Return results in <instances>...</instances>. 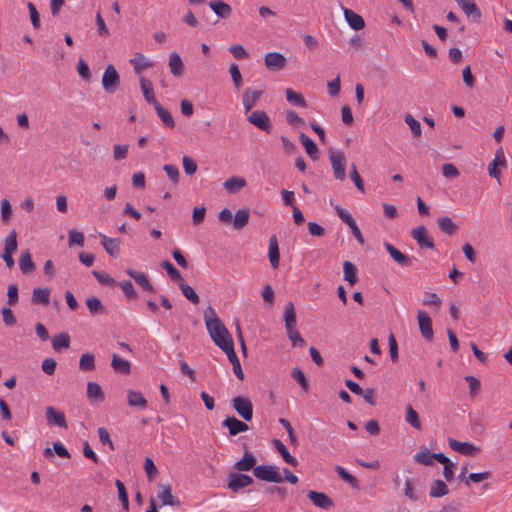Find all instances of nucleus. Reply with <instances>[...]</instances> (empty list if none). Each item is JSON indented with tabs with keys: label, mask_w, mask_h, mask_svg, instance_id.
Masks as SVG:
<instances>
[{
	"label": "nucleus",
	"mask_w": 512,
	"mask_h": 512,
	"mask_svg": "<svg viewBox=\"0 0 512 512\" xmlns=\"http://www.w3.org/2000/svg\"><path fill=\"white\" fill-rule=\"evenodd\" d=\"M204 321L209 336L220 349H224L225 346L233 342L232 336L217 316L213 307L208 306L204 310Z\"/></svg>",
	"instance_id": "1"
},
{
	"label": "nucleus",
	"mask_w": 512,
	"mask_h": 512,
	"mask_svg": "<svg viewBox=\"0 0 512 512\" xmlns=\"http://www.w3.org/2000/svg\"><path fill=\"white\" fill-rule=\"evenodd\" d=\"M285 328L287 336L293 347H303L306 342L296 330V313L292 302H288L284 311Z\"/></svg>",
	"instance_id": "2"
},
{
	"label": "nucleus",
	"mask_w": 512,
	"mask_h": 512,
	"mask_svg": "<svg viewBox=\"0 0 512 512\" xmlns=\"http://www.w3.org/2000/svg\"><path fill=\"white\" fill-rule=\"evenodd\" d=\"M253 474L256 478L266 482L282 483L284 481L279 468L274 465H259L254 467Z\"/></svg>",
	"instance_id": "3"
},
{
	"label": "nucleus",
	"mask_w": 512,
	"mask_h": 512,
	"mask_svg": "<svg viewBox=\"0 0 512 512\" xmlns=\"http://www.w3.org/2000/svg\"><path fill=\"white\" fill-rule=\"evenodd\" d=\"M17 247V233L15 230H12L4 239V250L1 254V258L9 269L15 265L13 253L17 250Z\"/></svg>",
	"instance_id": "4"
},
{
	"label": "nucleus",
	"mask_w": 512,
	"mask_h": 512,
	"mask_svg": "<svg viewBox=\"0 0 512 512\" xmlns=\"http://www.w3.org/2000/svg\"><path fill=\"white\" fill-rule=\"evenodd\" d=\"M232 406L236 413L244 420L251 421L253 418V404L244 396H237L232 399Z\"/></svg>",
	"instance_id": "5"
},
{
	"label": "nucleus",
	"mask_w": 512,
	"mask_h": 512,
	"mask_svg": "<svg viewBox=\"0 0 512 512\" xmlns=\"http://www.w3.org/2000/svg\"><path fill=\"white\" fill-rule=\"evenodd\" d=\"M120 85V76L116 70V68L109 64L102 76V86L103 89L109 93H114Z\"/></svg>",
	"instance_id": "6"
},
{
	"label": "nucleus",
	"mask_w": 512,
	"mask_h": 512,
	"mask_svg": "<svg viewBox=\"0 0 512 512\" xmlns=\"http://www.w3.org/2000/svg\"><path fill=\"white\" fill-rule=\"evenodd\" d=\"M329 159L333 168L334 177L337 180H344L346 177L344 153L340 150H331Z\"/></svg>",
	"instance_id": "7"
},
{
	"label": "nucleus",
	"mask_w": 512,
	"mask_h": 512,
	"mask_svg": "<svg viewBox=\"0 0 512 512\" xmlns=\"http://www.w3.org/2000/svg\"><path fill=\"white\" fill-rule=\"evenodd\" d=\"M247 121L257 127L258 129L269 133L272 129V123L270 121L269 116L265 111L255 110L252 111L248 117Z\"/></svg>",
	"instance_id": "8"
},
{
	"label": "nucleus",
	"mask_w": 512,
	"mask_h": 512,
	"mask_svg": "<svg viewBox=\"0 0 512 512\" xmlns=\"http://www.w3.org/2000/svg\"><path fill=\"white\" fill-rule=\"evenodd\" d=\"M228 488L237 493L242 488L248 487L253 483V479L251 476L242 474V473H231L227 479Z\"/></svg>",
	"instance_id": "9"
},
{
	"label": "nucleus",
	"mask_w": 512,
	"mask_h": 512,
	"mask_svg": "<svg viewBox=\"0 0 512 512\" xmlns=\"http://www.w3.org/2000/svg\"><path fill=\"white\" fill-rule=\"evenodd\" d=\"M468 19L479 22L482 18V12L474 0H455Z\"/></svg>",
	"instance_id": "10"
},
{
	"label": "nucleus",
	"mask_w": 512,
	"mask_h": 512,
	"mask_svg": "<svg viewBox=\"0 0 512 512\" xmlns=\"http://www.w3.org/2000/svg\"><path fill=\"white\" fill-rule=\"evenodd\" d=\"M264 63L268 70L280 71L285 68L287 59L282 53L270 52L265 55Z\"/></svg>",
	"instance_id": "11"
},
{
	"label": "nucleus",
	"mask_w": 512,
	"mask_h": 512,
	"mask_svg": "<svg viewBox=\"0 0 512 512\" xmlns=\"http://www.w3.org/2000/svg\"><path fill=\"white\" fill-rule=\"evenodd\" d=\"M506 167H507V162L505 159L504 151H503L502 147H500L496 151L493 161L488 166L489 176H491L492 178H495L496 180L499 181L501 172L499 171L498 168H506Z\"/></svg>",
	"instance_id": "12"
},
{
	"label": "nucleus",
	"mask_w": 512,
	"mask_h": 512,
	"mask_svg": "<svg viewBox=\"0 0 512 512\" xmlns=\"http://www.w3.org/2000/svg\"><path fill=\"white\" fill-rule=\"evenodd\" d=\"M307 497L316 507L322 510H330L334 507L333 500L323 492L311 490L307 493Z\"/></svg>",
	"instance_id": "13"
},
{
	"label": "nucleus",
	"mask_w": 512,
	"mask_h": 512,
	"mask_svg": "<svg viewBox=\"0 0 512 512\" xmlns=\"http://www.w3.org/2000/svg\"><path fill=\"white\" fill-rule=\"evenodd\" d=\"M45 417L48 425H55L63 429H67V421L63 412L58 411L52 406L45 409Z\"/></svg>",
	"instance_id": "14"
},
{
	"label": "nucleus",
	"mask_w": 512,
	"mask_h": 512,
	"mask_svg": "<svg viewBox=\"0 0 512 512\" xmlns=\"http://www.w3.org/2000/svg\"><path fill=\"white\" fill-rule=\"evenodd\" d=\"M417 320H418L421 335L427 341H431L434 336L431 318L429 317V315L426 312L418 311Z\"/></svg>",
	"instance_id": "15"
},
{
	"label": "nucleus",
	"mask_w": 512,
	"mask_h": 512,
	"mask_svg": "<svg viewBox=\"0 0 512 512\" xmlns=\"http://www.w3.org/2000/svg\"><path fill=\"white\" fill-rule=\"evenodd\" d=\"M221 350L227 355L229 361L231 362L232 367H233V372L236 375V377L242 381L244 379V373H243L240 361L238 359V356L235 352L233 342L228 344L227 346L224 347V349H221Z\"/></svg>",
	"instance_id": "16"
},
{
	"label": "nucleus",
	"mask_w": 512,
	"mask_h": 512,
	"mask_svg": "<svg viewBox=\"0 0 512 512\" xmlns=\"http://www.w3.org/2000/svg\"><path fill=\"white\" fill-rule=\"evenodd\" d=\"M412 237L421 248L434 249L435 247L433 239L428 236V231L423 225L412 230Z\"/></svg>",
	"instance_id": "17"
},
{
	"label": "nucleus",
	"mask_w": 512,
	"mask_h": 512,
	"mask_svg": "<svg viewBox=\"0 0 512 512\" xmlns=\"http://www.w3.org/2000/svg\"><path fill=\"white\" fill-rule=\"evenodd\" d=\"M263 94L262 90L247 88L242 96V103L245 113H248L257 104Z\"/></svg>",
	"instance_id": "18"
},
{
	"label": "nucleus",
	"mask_w": 512,
	"mask_h": 512,
	"mask_svg": "<svg viewBox=\"0 0 512 512\" xmlns=\"http://www.w3.org/2000/svg\"><path fill=\"white\" fill-rule=\"evenodd\" d=\"M449 446L454 451L466 456H474L480 451L478 447L469 442H460L455 439H449Z\"/></svg>",
	"instance_id": "19"
},
{
	"label": "nucleus",
	"mask_w": 512,
	"mask_h": 512,
	"mask_svg": "<svg viewBox=\"0 0 512 512\" xmlns=\"http://www.w3.org/2000/svg\"><path fill=\"white\" fill-rule=\"evenodd\" d=\"M99 236L101 238V244L106 253L114 258L118 257L120 253V239L110 238L102 233H100Z\"/></svg>",
	"instance_id": "20"
},
{
	"label": "nucleus",
	"mask_w": 512,
	"mask_h": 512,
	"mask_svg": "<svg viewBox=\"0 0 512 512\" xmlns=\"http://www.w3.org/2000/svg\"><path fill=\"white\" fill-rule=\"evenodd\" d=\"M245 452L242 459L238 460L234 464V469L237 471H250L254 469L256 464V457L248 450V447L244 445Z\"/></svg>",
	"instance_id": "21"
},
{
	"label": "nucleus",
	"mask_w": 512,
	"mask_h": 512,
	"mask_svg": "<svg viewBox=\"0 0 512 512\" xmlns=\"http://www.w3.org/2000/svg\"><path fill=\"white\" fill-rule=\"evenodd\" d=\"M222 425L223 427H226L229 430V434L231 436H236L239 433L246 432L249 429L248 425L245 422L235 417H227L222 422Z\"/></svg>",
	"instance_id": "22"
},
{
	"label": "nucleus",
	"mask_w": 512,
	"mask_h": 512,
	"mask_svg": "<svg viewBox=\"0 0 512 512\" xmlns=\"http://www.w3.org/2000/svg\"><path fill=\"white\" fill-rule=\"evenodd\" d=\"M126 274L129 275L134 281L142 287L145 291L154 292V287L151 284L148 276L144 272L136 271L131 268L125 270Z\"/></svg>",
	"instance_id": "23"
},
{
	"label": "nucleus",
	"mask_w": 512,
	"mask_h": 512,
	"mask_svg": "<svg viewBox=\"0 0 512 512\" xmlns=\"http://www.w3.org/2000/svg\"><path fill=\"white\" fill-rule=\"evenodd\" d=\"M384 247L386 251L389 253L391 258L398 263L402 267H409L412 265L413 261L410 257L400 252L397 248H395L390 243H385Z\"/></svg>",
	"instance_id": "24"
},
{
	"label": "nucleus",
	"mask_w": 512,
	"mask_h": 512,
	"mask_svg": "<svg viewBox=\"0 0 512 512\" xmlns=\"http://www.w3.org/2000/svg\"><path fill=\"white\" fill-rule=\"evenodd\" d=\"M159 487L161 490L157 497L163 505L178 506L180 504L179 500L173 496L170 485H160Z\"/></svg>",
	"instance_id": "25"
},
{
	"label": "nucleus",
	"mask_w": 512,
	"mask_h": 512,
	"mask_svg": "<svg viewBox=\"0 0 512 512\" xmlns=\"http://www.w3.org/2000/svg\"><path fill=\"white\" fill-rule=\"evenodd\" d=\"M140 87L147 103L152 104L153 106L159 103L155 97L153 86L150 80L146 79L145 77H140Z\"/></svg>",
	"instance_id": "26"
},
{
	"label": "nucleus",
	"mask_w": 512,
	"mask_h": 512,
	"mask_svg": "<svg viewBox=\"0 0 512 512\" xmlns=\"http://www.w3.org/2000/svg\"><path fill=\"white\" fill-rule=\"evenodd\" d=\"M269 261L274 269L279 267L280 252L276 235H272L269 239Z\"/></svg>",
	"instance_id": "27"
},
{
	"label": "nucleus",
	"mask_w": 512,
	"mask_h": 512,
	"mask_svg": "<svg viewBox=\"0 0 512 512\" xmlns=\"http://www.w3.org/2000/svg\"><path fill=\"white\" fill-rule=\"evenodd\" d=\"M344 17L349 26L354 30H362L365 27L363 17L350 9L344 10Z\"/></svg>",
	"instance_id": "28"
},
{
	"label": "nucleus",
	"mask_w": 512,
	"mask_h": 512,
	"mask_svg": "<svg viewBox=\"0 0 512 512\" xmlns=\"http://www.w3.org/2000/svg\"><path fill=\"white\" fill-rule=\"evenodd\" d=\"M209 6L220 18L226 19L231 15V6L222 0H213L209 3Z\"/></svg>",
	"instance_id": "29"
},
{
	"label": "nucleus",
	"mask_w": 512,
	"mask_h": 512,
	"mask_svg": "<svg viewBox=\"0 0 512 512\" xmlns=\"http://www.w3.org/2000/svg\"><path fill=\"white\" fill-rule=\"evenodd\" d=\"M169 68L170 72L175 77H181L184 71V64L177 52H172L169 56Z\"/></svg>",
	"instance_id": "30"
},
{
	"label": "nucleus",
	"mask_w": 512,
	"mask_h": 512,
	"mask_svg": "<svg viewBox=\"0 0 512 512\" xmlns=\"http://www.w3.org/2000/svg\"><path fill=\"white\" fill-rule=\"evenodd\" d=\"M111 367L118 374L128 375L131 372V363L120 358L117 354L112 356Z\"/></svg>",
	"instance_id": "31"
},
{
	"label": "nucleus",
	"mask_w": 512,
	"mask_h": 512,
	"mask_svg": "<svg viewBox=\"0 0 512 512\" xmlns=\"http://www.w3.org/2000/svg\"><path fill=\"white\" fill-rule=\"evenodd\" d=\"M127 401L130 407L145 409L148 405V402L143 394L134 390H129L127 392Z\"/></svg>",
	"instance_id": "32"
},
{
	"label": "nucleus",
	"mask_w": 512,
	"mask_h": 512,
	"mask_svg": "<svg viewBox=\"0 0 512 512\" xmlns=\"http://www.w3.org/2000/svg\"><path fill=\"white\" fill-rule=\"evenodd\" d=\"M250 211L247 208L239 209L233 217V228L235 230H242L249 222Z\"/></svg>",
	"instance_id": "33"
},
{
	"label": "nucleus",
	"mask_w": 512,
	"mask_h": 512,
	"mask_svg": "<svg viewBox=\"0 0 512 512\" xmlns=\"http://www.w3.org/2000/svg\"><path fill=\"white\" fill-rule=\"evenodd\" d=\"M299 139L311 159L317 160L319 158V149L315 142L304 133L300 134Z\"/></svg>",
	"instance_id": "34"
},
{
	"label": "nucleus",
	"mask_w": 512,
	"mask_h": 512,
	"mask_svg": "<svg viewBox=\"0 0 512 512\" xmlns=\"http://www.w3.org/2000/svg\"><path fill=\"white\" fill-rule=\"evenodd\" d=\"M87 397L95 403H101L105 399L101 386L96 382H88Z\"/></svg>",
	"instance_id": "35"
},
{
	"label": "nucleus",
	"mask_w": 512,
	"mask_h": 512,
	"mask_svg": "<svg viewBox=\"0 0 512 512\" xmlns=\"http://www.w3.org/2000/svg\"><path fill=\"white\" fill-rule=\"evenodd\" d=\"M273 444H274V447L277 449V451L282 456L283 460L287 464H289L293 467L298 466V464H299L298 460L289 453L286 446L279 439H274Z\"/></svg>",
	"instance_id": "36"
},
{
	"label": "nucleus",
	"mask_w": 512,
	"mask_h": 512,
	"mask_svg": "<svg viewBox=\"0 0 512 512\" xmlns=\"http://www.w3.org/2000/svg\"><path fill=\"white\" fill-rule=\"evenodd\" d=\"M449 493L448 486L440 479H436L431 483L429 495L432 498H440Z\"/></svg>",
	"instance_id": "37"
},
{
	"label": "nucleus",
	"mask_w": 512,
	"mask_h": 512,
	"mask_svg": "<svg viewBox=\"0 0 512 512\" xmlns=\"http://www.w3.org/2000/svg\"><path fill=\"white\" fill-rule=\"evenodd\" d=\"M50 289L49 288H35L32 294V303L33 304H41L44 306L49 305L50 303Z\"/></svg>",
	"instance_id": "38"
},
{
	"label": "nucleus",
	"mask_w": 512,
	"mask_h": 512,
	"mask_svg": "<svg viewBox=\"0 0 512 512\" xmlns=\"http://www.w3.org/2000/svg\"><path fill=\"white\" fill-rule=\"evenodd\" d=\"M19 268L23 274H29L35 270V264L28 250L22 253L19 259Z\"/></svg>",
	"instance_id": "39"
},
{
	"label": "nucleus",
	"mask_w": 512,
	"mask_h": 512,
	"mask_svg": "<svg viewBox=\"0 0 512 512\" xmlns=\"http://www.w3.org/2000/svg\"><path fill=\"white\" fill-rule=\"evenodd\" d=\"M134 70L137 74H140L144 69L152 67L153 63L150 62L143 54L136 53L135 57L130 60Z\"/></svg>",
	"instance_id": "40"
},
{
	"label": "nucleus",
	"mask_w": 512,
	"mask_h": 512,
	"mask_svg": "<svg viewBox=\"0 0 512 512\" xmlns=\"http://www.w3.org/2000/svg\"><path fill=\"white\" fill-rule=\"evenodd\" d=\"M246 185V181L241 177H231L223 183L224 189L229 193H237Z\"/></svg>",
	"instance_id": "41"
},
{
	"label": "nucleus",
	"mask_w": 512,
	"mask_h": 512,
	"mask_svg": "<svg viewBox=\"0 0 512 512\" xmlns=\"http://www.w3.org/2000/svg\"><path fill=\"white\" fill-rule=\"evenodd\" d=\"M335 472L343 481L348 483L353 489H359L358 479L349 472H347L345 468H343L340 465H337L335 467Z\"/></svg>",
	"instance_id": "42"
},
{
	"label": "nucleus",
	"mask_w": 512,
	"mask_h": 512,
	"mask_svg": "<svg viewBox=\"0 0 512 512\" xmlns=\"http://www.w3.org/2000/svg\"><path fill=\"white\" fill-rule=\"evenodd\" d=\"M343 273L344 280L347 281L350 285L356 284L357 278V270L353 263L350 261H345L343 263Z\"/></svg>",
	"instance_id": "43"
},
{
	"label": "nucleus",
	"mask_w": 512,
	"mask_h": 512,
	"mask_svg": "<svg viewBox=\"0 0 512 512\" xmlns=\"http://www.w3.org/2000/svg\"><path fill=\"white\" fill-rule=\"evenodd\" d=\"M438 226L443 233L448 235H454L458 230L457 225L448 216L440 218L438 220Z\"/></svg>",
	"instance_id": "44"
},
{
	"label": "nucleus",
	"mask_w": 512,
	"mask_h": 512,
	"mask_svg": "<svg viewBox=\"0 0 512 512\" xmlns=\"http://www.w3.org/2000/svg\"><path fill=\"white\" fill-rule=\"evenodd\" d=\"M405 420L416 430L422 429V424H421L419 415H418L417 411L411 405H408L406 407Z\"/></svg>",
	"instance_id": "45"
},
{
	"label": "nucleus",
	"mask_w": 512,
	"mask_h": 512,
	"mask_svg": "<svg viewBox=\"0 0 512 512\" xmlns=\"http://www.w3.org/2000/svg\"><path fill=\"white\" fill-rule=\"evenodd\" d=\"M70 346V337L67 333H60L53 337L52 347L55 351H61L62 349H68Z\"/></svg>",
	"instance_id": "46"
},
{
	"label": "nucleus",
	"mask_w": 512,
	"mask_h": 512,
	"mask_svg": "<svg viewBox=\"0 0 512 512\" xmlns=\"http://www.w3.org/2000/svg\"><path fill=\"white\" fill-rule=\"evenodd\" d=\"M159 118L161 119V121L164 123L165 126H167L168 128H174L175 127V121L171 115V113L165 109L164 107H162L159 103L157 105L154 106Z\"/></svg>",
	"instance_id": "47"
},
{
	"label": "nucleus",
	"mask_w": 512,
	"mask_h": 512,
	"mask_svg": "<svg viewBox=\"0 0 512 512\" xmlns=\"http://www.w3.org/2000/svg\"><path fill=\"white\" fill-rule=\"evenodd\" d=\"M95 357L92 353H85L81 356L79 361V369L85 372L95 370Z\"/></svg>",
	"instance_id": "48"
},
{
	"label": "nucleus",
	"mask_w": 512,
	"mask_h": 512,
	"mask_svg": "<svg viewBox=\"0 0 512 512\" xmlns=\"http://www.w3.org/2000/svg\"><path fill=\"white\" fill-rule=\"evenodd\" d=\"M285 94L288 102L303 108L307 106L306 100L304 99L301 93H297L292 89L288 88L286 89Z\"/></svg>",
	"instance_id": "49"
},
{
	"label": "nucleus",
	"mask_w": 512,
	"mask_h": 512,
	"mask_svg": "<svg viewBox=\"0 0 512 512\" xmlns=\"http://www.w3.org/2000/svg\"><path fill=\"white\" fill-rule=\"evenodd\" d=\"M86 305L92 315L105 313V308L97 297H89L86 300Z\"/></svg>",
	"instance_id": "50"
},
{
	"label": "nucleus",
	"mask_w": 512,
	"mask_h": 512,
	"mask_svg": "<svg viewBox=\"0 0 512 512\" xmlns=\"http://www.w3.org/2000/svg\"><path fill=\"white\" fill-rule=\"evenodd\" d=\"M432 454L427 448H423L414 455V460L419 464L429 466L433 464Z\"/></svg>",
	"instance_id": "51"
},
{
	"label": "nucleus",
	"mask_w": 512,
	"mask_h": 512,
	"mask_svg": "<svg viewBox=\"0 0 512 512\" xmlns=\"http://www.w3.org/2000/svg\"><path fill=\"white\" fill-rule=\"evenodd\" d=\"M161 267L163 269H165V271L167 272V274L173 281H176V282L181 281L182 282L183 278H182L181 273L179 272L178 269L175 268V266L171 262H169L168 260H165L161 263Z\"/></svg>",
	"instance_id": "52"
},
{
	"label": "nucleus",
	"mask_w": 512,
	"mask_h": 512,
	"mask_svg": "<svg viewBox=\"0 0 512 512\" xmlns=\"http://www.w3.org/2000/svg\"><path fill=\"white\" fill-rule=\"evenodd\" d=\"M92 274L98 280V282L103 285H108L110 287H115L118 285V282L106 272L94 270L92 271Z\"/></svg>",
	"instance_id": "53"
},
{
	"label": "nucleus",
	"mask_w": 512,
	"mask_h": 512,
	"mask_svg": "<svg viewBox=\"0 0 512 512\" xmlns=\"http://www.w3.org/2000/svg\"><path fill=\"white\" fill-rule=\"evenodd\" d=\"M179 287L183 295L193 304H198L200 302L198 294L194 291V289L191 286L184 282H180Z\"/></svg>",
	"instance_id": "54"
},
{
	"label": "nucleus",
	"mask_w": 512,
	"mask_h": 512,
	"mask_svg": "<svg viewBox=\"0 0 512 512\" xmlns=\"http://www.w3.org/2000/svg\"><path fill=\"white\" fill-rule=\"evenodd\" d=\"M492 476L491 471H484L480 473H471L467 476V479L465 480V485L470 486V482L479 483L484 480L489 479Z\"/></svg>",
	"instance_id": "55"
},
{
	"label": "nucleus",
	"mask_w": 512,
	"mask_h": 512,
	"mask_svg": "<svg viewBox=\"0 0 512 512\" xmlns=\"http://www.w3.org/2000/svg\"><path fill=\"white\" fill-rule=\"evenodd\" d=\"M292 378L297 381L304 391L309 390V382L300 368H294L291 373Z\"/></svg>",
	"instance_id": "56"
},
{
	"label": "nucleus",
	"mask_w": 512,
	"mask_h": 512,
	"mask_svg": "<svg viewBox=\"0 0 512 512\" xmlns=\"http://www.w3.org/2000/svg\"><path fill=\"white\" fill-rule=\"evenodd\" d=\"M116 488L118 490V496L119 500L122 503V506L125 510L129 509V501H128V494L126 491V488L122 481L116 480L115 482Z\"/></svg>",
	"instance_id": "57"
},
{
	"label": "nucleus",
	"mask_w": 512,
	"mask_h": 512,
	"mask_svg": "<svg viewBox=\"0 0 512 512\" xmlns=\"http://www.w3.org/2000/svg\"><path fill=\"white\" fill-rule=\"evenodd\" d=\"M232 81L236 89H240L243 84V79L237 64L232 63L229 68Z\"/></svg>",
	"instance_id": "58"
},
{
	"label": "nucleus",
	"mask_w": 512,
	"mask_h": 512,
	"mask_svg": "<svg viewBox=\"0 0 512 512\" xmlns=\"http://www.w3.org/2000/svg\"><path fill=\"white\" fill-rule=\"evenodd\" d=\"M12 207L10 202L7 199H3L1 201V220L3 223L7 224L10 222L12 217Z\"/></svg>",
	"instance_id": "59"
},
{
	"label": "nucleus",
	"mask_w": 512,
	"mask_h": 512,
	"mask_svg": "<svg viewBox=\"0 0 512 512\" xmlns=\"http://www.w3.org/2000/svg\"><path fill=\"white\" fill-rule=\"evenodd\" d=\"M19 300L18 286L16 284H10L7 289V304L9 306H15Z\"/></svg>",
	"instance_id": "60"
},
{
	"label": "nucleus",
	"mask_w": 512,
	"mask_h": 512,
	"mask_svg": "<svg viewBox=\"0 0 512 512\" xmlns=\"http://www.w3.org/2000/svg\"><path fill=\"white\" fill-rule=\"evenodd\" d=\"M1 315L5 326L12 327L16 324V317L9 307H3L1 309Z\"/></svg>",
	"instance_id": "61"
},
{
	"label": "nucleus",
	"mask_w": 512,
	"mask_h": 512,
	"mask_svg": "<svg viewBox=\"0 0 512 512\" xmlns=\"http://www.w3.org/2000/svg\"><path fill=\"white\" fill-rule=\"evenodd\" d=\"M465 381L469 384V394L471 397L478 395L481 387L480 381L474 376H466Z\"/></svg>",
	"instance_id": "62"
},
{
	"label": "nucleus",
	"mask_w": 512,
	"mask_h": 512,
	"mask_svg": "<svg viewBox=\"0 0 512 512\" xmlns=\"http://www.w3.org/2000/svg\"><path fill=\"white\" fill-rule=\"evenodd\" d=\"M405 122L409 125L414 137H419L421 135V125L418 120L413 118L411 115H406Z\"/></svg>",
	"instance_id": "63"
},
{
	"label": "nucleus",
	"mask_w": 512,
	"mask_h": 512,
	"mask_svg": "<svg viewBox=\"0 0 512 512\" xmlns=\"http://www.w3.org/2000/svg\"><path fill=\"white\" fill-rule=\"evenodd\" d=\"M163 170L174 184L179 182V169L177 166L166 164L164 165Z\"/></svg>",
	"instance_id": "64"
}]
</instances>
